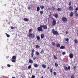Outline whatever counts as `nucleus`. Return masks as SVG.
<instances>
[{"label": "nucleus", "mask_w": 78, "mask_h": 78, "mask_svg": "<svg viewBox=\"0 0 78 78\" xmlns=\"http://www.w3.org/2000/svg\"><path fill=\"white\" fill-rule=\"evenodd\" d=\"M41 78H44V77H43V76H41Z\"/></svg>", "instance_id": "13d9d810"}, {"label": "nucleus", "mask_w": 78, "mask_h": 78, "mask_svg": "<svg viewBox=\"0 0 78 78\" xmlns=\"http://www.w3.org/2000/svg\"><path fill=\"white\" fill-rule=\"evenodd\" d=\"M56 22L55 20H54L52 21V25H56Z\"/></svg>", "instance_id": "9d476101"}, {"label": "nucleus", "mask_w": 78, "mask_h": 78, "mask_svg": "<svg viewBox=\"0 0 78 78\" xmlns=\"http://www.w3.org/2000/svg\"><path fill=\"white\" fill-rule=\"evenodd\" d=\"M44 51V50L43 49L41 51V52H40V53H41V54L42 53H43Z\"/></svg>", "instance_id": "c9c22d12"}, {"label": "nucleus", "mask_w": 78, "mask_h": 78, "mask_svg": "<svg viewBox=\"0 0 78 78\" xmlns=\"http://www.w3.org/2000/svg\"><path fill=\"white\" fill-rule=\"evenodd\" d=\"M35 78V76L32 75V78Z\"/></svg>", "instance_id": "c03bdc74"}, {"label": "nucleus", "mask_w": 78, "mask_h": 78, "mask_svg": "<svg viewBox=\"0 0 78 78\" xmlns=\"http://www.w3.org/2000/svg\"><path fill=\"white\" fill-rule=\"evenodd\" d=\"M76 17H78V13H76Z\"/></svg>", "instance_id": "a19ab883"}, {"label": "nucleus", "mask_w": 78, "mask_h": 78, "mask_svg": "<svg viewBox=\"0 0 78 78\" xmlns=\"http://www.w3.org/2000/svg\"><path fill=\"white\" fill-rule=\"evenodd\" d=\"M23 20H28V19H27L25 18Z\"/></svg>", "instance_id": "864d4df0"}, {"label": "nucleus", "mask_w": 78, "mask_h": 78, "mask_svg": "<svg viewBox=\"0 0 78 78\" xmlns=\"http://www.w3.org/2000/svg\"><path fill=\"white\" fill-rule=\"evenodd\" d=\"M56 46L58 48H59V47H60V44L59 43H57L56 44Z\"/></svg>", "instance_id": "f3484780"}, {"label": "nucleus", "mask_w": 78, "mask_h": 78, "mask_svg": "<svg viewBox=\"0 0 78 78\" xmlns=\"http://www.w3.org/2000/svg\"><path fill=\"white\" fill-rule=\"evenodd\" d=\"M62 54V55H64V54H66V52L64 51V52H63Z\"/></svg>", "instance_id": "a18cd8bd"}, {"label": "nucleus", "mask_w": 78, "mask_h": 78, "mask_svg": "<svg viewBox=\"0 0 78 78\" xmlns=\"http://www.w3.org/2000/svg\"><path fill=\"white\" fill-rule=\"evenodd\" d=\"M52 69H50V72L51 73H52Z\"/></svg>", "instance_id": "09e8293b"}, {"label": "nucleus", "mask_w": 78, "mask_h": 78, "mask_svg": "<svg viewBox=\"0 0 78 78\" xmlns=\"http://www.w3.org/2000/svg\"><path fill=\"white\" fill-rule=\"evenodd\" d=\"M44 37V34H42L41 35V39H43Z\"/></svg>", "instance_id": "4468645a"}, {"label": "nucleus", "mask_w": 78, "mask_h": 78, "mask_svg": "<svg viewBox=\"0 0 78 78\" xmlns=\"http://www.w3.org/2000/svg\"><path fill=\"white\" fill-rule=\"evenodd\" d=\"M70 17H72V16H73V12L70 13Z\"/></svg>", "instance_id": "a211bd4d"}, {"label": "nucleus", "mask_w": 78, "mask_h": 78, "mask_svg": "<svg viewBox=\"0 0 78 78\" xmlns=\"http://www.w3.org/2000/svg\"><path fill=\"white\" fill-rule=\"evenodd\" d=\"M62 20H67V18L65 17H63L62 18Z\"/></svg>", "instance_id": "393cba45"}, {"label": "nucleus", "mask_w": 78, "mask_h": 78, "mask_svg": "<svg viewBox=\"0 0 78 78\" xmlns=\"http://www.w3.org/2000/svg\"><path fill=\"white\" fill-rule=\"evenodd\" d=\"M31 68V65H29L28 67V69H30Z\"/></svg>", "instance_id": "7c9ffc66"}, {"label": "nucleus", "mask_w": 78, "mask_h": 78, "mask_svg": "<svg viewBox=\"0 0 78 78\" xmlns=\"http://www.w3.org/2000/svg\"><path fill=\"white\" fill-rule=\"evenodd\" d=\"M60 49H64L65 48V47L63 46H61L60 47Z\"/></svg>", "instance_id": "ddd939ff"}, {"label": "nucleus", "mask_w": 78, "mask_h": 78, "mask_svg": "<svg viewBox=\"0 0 78 78\" xmlns=\"http://www.w3.org/2000/svg\"><path fill=\"white\" fill-rule=\"evenodd\" d=\"M62 9L61 8H58L57 9V11H61Z\"/></svg>", "instance_id": "b1692460"}, {"label": "nucleus", "mask_w": 78, "mask_h": 78, "mask_svg": "<svg viewBox=\"0 0 78 78\" xmlns=\"http://www.w3.org/2000/svg\"><path fill=\"white\" fill-rule=\"evenodd\" d=\"M52 32L54 34H55V35H56V34H58V31H57V30L55 31L54 29L52 30Z\"/></svg>", "instance_id": "7ed1b4c3"}, {"label": "nucleus", "mask_w": 78, "mask_h": 78, "mask_svg": "<svg viewBox=\"0 0 78 78\" xmlns=\"http://www.w3.org/2000/svg\"><path fill=\"white\" fill-rule=\"evenodd\" d=\"M55 67H58V64L57 63H55Z\"/></svg>", "instance_id": "cd10ccee"}, {"label": "nucleus", "mask_w": 78, "mask_h": 78, "mask_svg": "<svg viewBox=\"0 0 78 78\" xmlns=\"http://www.w3.org/2000/svg\"><path fill=\"white\" fill-rule=\"evenodd\" d=\"M37 11H39L40 10V8H39V7H37Z\"/></svg>", "instance_id": "aec40b11"}, {"label": "nucleus", "mask_w": 78, "mask_h": 78, "mask_svg": "<svg viewBox=\"0 0 78 78\" xmlns=\"http://www.w3.org/2000/svg\"><path fill=\"white\" fill-rule=\"evenodd\" d=\"M75 10L76 11H77V10H78V7H77L75 9Z\"/></svg>", "instance_id": "de8ad7c7"}, {"label": "nucleus", "mask_w": 78, "mask_h": 78, "mask_svg": "<svg viewBox=\"0 0 78 78\" xmlns=\"http://www.w3.org/2000/svg\"><path fill=\"white\" fill-rule=\"evenodd\" d=\"M37 39L38 41H40V37L39 36H37Z\"/></svg>", "instance_id": "6ab92c4d"}, {"label": "nucleus", "mask_w": 78, "mask_h": 78, "mask_svg": "<svg viewBox=\"0 0 78 78\" xmlns=\"http://www.w3.org/2000/svg\"><path fill=\"white\" fill-rule=\"evenodd\" d=\"M28 9H30V7H28Z\"/></svg>", "instance_id": "bf43d9fd"}, {"label": "nucleus", "mask_w": 78, "mask_h": 78, "mask_svg": "<svg viewBox=\"0 0 78 78\" xmlns=\"http://www.w3.org/2000/svg\"><path fill=\"white\" fill-rule=\"evenodd\" d=\"M77 12V11L76 10V11L74 12H75V13H76V12Z\"/></svg>", "instance_id": "5fc2aeb1"}, {"label": "nucleus", "mask_w": 78, "mask_h": 78, "mask_svg": "<svg viewBox=\"0 0 78 78\" xmlns=\"http://www.w3.org/2000/svg\"><path fill=\"white\" fill-rule=\"evenodd\" d=\"M36 48H40V46L39 45H37L36 46Z\"/></svg>", "instance_id": "c85d7f7f"}, {"label": "nucleus", "mask_w": 78, "mask_h": 78, "mask_svg": "<svg viewBox=\"0 0 78 78\" xmlns=\"http://www.w3.org/2000/svg\"><path fill=\"white\" fill-rule=\"evenodd\" d=\"M12 78H16V77H13Z\"/></svg>", "instance_id": "4d7b16f0"}, {"label": "nucleus", "mask_w": 78, "mask_h": 78, "mask_svg": "<svg viewBox=\"0 0 78 78\" xmlns=\"http://www.w3.org/2000/svg\"><path fill=\"white\" fill-rule=\"evenodd\" d=\"M5 34L6 35L7 37H10V35H9L7 34V33H5Z\"/></svg>", "instance_id": "a878e982"}, {"label": "nucleus", "mask_w": 78, "mask_h": 78, "mask_svg": "<svg viewBox=\"0 0 78 78\" xmlns=\"http://www.w3.org/2000/svg\"><path fill=\"white\" fill-rule=\"evenodd\" d=\"M54 16L55 17V18H56V19H57V18L58 17V14H55Z\"/></svg>", "instance_id": "f8f14e48"}, {"label": "nucleus", "mask_w": 78, "mask_h": 78, "mask_svg": "<svg viewBox=\"0 0 78 78\" xmlns=\"http://www.w3.org/2000/svg\"><path fill=\"white\" fill-rule=\"evenodd\" d=\"M14 27H13L12 26L11 27V29H14Z\"/></svg>", "instance_id": "8fccbe9b"}, {"label": "nucleus", "mask_w": 78, "mask_h": 78, "mask_svg": "<svg viewBox=\"0 0 78 78\" xmlns=\"http://www.w3.org/2000/svg\"><path fill=\"white\" fill-rule=\"evenodd\" d=\"M64 70H66V71H67V70H68V68L67 67V66L65 65L64 66Z\"/></svg>", "instance_id": "0eeeda50"}, {"label": "nucleus", "mask_w": 78, "mask_h": 78, "mask_svg": "<svg viewBox=\"0 0 78 78\" xmlns=\"http://www.w3.org/2000/svg\"><path fill=\"white\" fill-rule=\"evenodd\" d=\"M69 33V32L66 31V34H68Z\"/></svg>", "instance_id": "603ef678"}, {"label": "nucleus", "mask_w": 78, "mask_h": 78, "mask_svg": "<svg viewBox=\"0 0 78 78\" xmlns=\"http://www.w3.org/2000/svg\"><path fill=\"white\" fill-rule=\"evenodd\" d=\"M47 69H49L50 67H49L48 66Z\"/></svg>", "instance_id": "6e6d98bb"}, {"label": "nucleus", "mask_w": 78, "mask_h": 78, "mask_svg": "<svg viewBox=\"0 0 78 78\" xmlns=\"http://www.w3.org/2000/svg\"><path fill=\"white\" fill-rule=\"evenodd\" d=\"M40 14H41V15H42V14H43V13H44V11H40Z\"/></svg>", "instance_id": "4be33fe9"}, {"label": "nucleus", "mask_w": 78, "mask_h": 78, "mask_svg": "<svg viewBox=\"0 0 78 78\" xmlns=\"http://www.w3.org/2000/svg\"><path fill=\"white\" fill-rule=\"evenodd\" d=\"M52 45H54V46H55V45H56V44H55V43L52 42Z\"/></svg>", "instance_id": "c756f323"}, {"label": "nucleus", "mask_w": 78, "mask_h": 78, "mask_svg": "<svg viewBox=\"0 0 78 78\" xmlns=\"http://www.w3.org/2000/svg\"><path fill=\"white\" fill-rule=\"evenodd\" d=\"M42 67L43 68V69H45V68H46V66L45 65L43 64L42 65Z\"/></svg>", "instance_id": "9b49d317"}, {"label": "nucleus", "mask_w": 78, "mask_h": 78, "mask_svg": "<svg viewBox=\"0 0 78 78\" xmlns=\"http://www.w3.org/2000/svg\"><path fill=\"white\" fill-rule=\"evenodd\" d=\"M2 69H3V67H2Z\"/></svg>", "instance_id": "e2e57ef3"}, {"label": "nucleus", "mask_w": 78, "mask_h": 78, "mask_svg": "<svg viewBox=\"0 0 78 78\" xmlns=\"http://www.w3.org/2000/svg\"><path fill=\"white\" fill-rule=\"evenodd\" d=\"M29 61L30 63H33V61L32 60H31L30 58L29 59Z\"/></svg>", "instance_id": "dca6fc26"}, {"label": "nucleus", "mask_w": 78, "mask_h": 78, "mask_svg": "<svg viewBox=\"0 0 78 78\" xmlns=\"http://www.w3.org/2000/svg\"><path fill=\"white\" fill-rule=\"evenodd\" d=\"M37 30L38 31H43V30L42 29V25L40 26V27H39L37 28Z\"/></svg>", "instance_id": "20e7f679"}, {"label": "nucleus", "mask_w": 78, "mask_h": 78, "mask_svg": "<svg viewBox=\"0 0 78 78\" xmlns=\"http://www.w3.org/2000/svg\"><path fill=\"white\" fill-rule=\"evenodd\" d=\"M69 56L70 58H73V54L72 53L69 54Z\"/></svg>", "instance_id": "423d86ee"}, {"label": "nucleus", "mask_w": 78, "mask_h": 78, "mask_svg": "<svg viewBox=\"0 0 78 78\" xmlns=\"http://www.w3.org/2000/svg\"><path fill=\"white\" fill-rule=\"evenodd\" d=\"M41 1H43L44 0H41Z\"/></svg>", "instance_id": "680f3d73"}, {"label": "nucleus", "mask_w": 78, "mask_h": 78, "mask_svg": "<svg viewBox=\"0 0 78 78\" xmlns=\"http://www.w3.org/2000/svg\"><path fill=\"white\" fill-rule=\"evenodd\" d=\"M70 66H69L68 67V70H70Z\"/></svg>", "instance_id": "e433bc0d"}, {"label": "nucleus", "mask_w": 78, "mask_h": 78, "mask_svg": "<svg viewBox=\"0 0 78 78\" xmlns=\"http://www.w3.org/2000/svg\"><path fill=\"white\" fill-rule=\"evenodd\" d=\"M74 42L75 44H77L78 43V41L77 40H74Z\"/></svg>", "instance_id": "5701e85b"}, {"label": "nucleus", "mask_w": 78, "mask_h": 78, "mask_svg": "<svg viewBox=\"0 0 78 78\" xmlns=\"http://www.w3.org/2000/svg\"><path fill=\"white\" fill-rule=\"evenodd\" d=\"M76 66H73V69L75 70V69H76Z\"/></svg>", "instance_id": "2f4dec72"}, {"label": "nucleus", "mask_w": 78, "mask_h": 78, "mask_svg": "<svg viewBox=\"0 0 78 78\" xmlns=\"http://www.w3.org/2000/svg\"><path fill=\"white\" fill-rule=\"evenodd\" d=\"M25 21H26V22H28L29 20H24Z\"/></svg>", "instance_id": "3c124183"}, {"label": "nucleus", "mask_w": 78, "mask_h": 78, "mask_svg": "<svg viewBox=\"0 0 78 78\" xmlns=\"http://www.w3.org/2000/svg\"><path fill=\"white\" fill-rule=\"evenodd\" d=\"M34 49H33L32 50V52L31 53V58H33V56H34Z\"/></svg>", "instance_id": "39448f33"}, {"label": "nucleus", "mask_w": 78, "mask_h": 78, "mask_svg": "<svg viewBox=\"0 0 78 78\" xmlns=\"http://www.w3.org/2000/svg\"><path fill=\"white\" fill-rule=\"evenodd\" d=\"M66 41H67V42H68V41H69V39L68 38L66 39Z\"/></svg>", "instance_id": "58836bf2"}, {"label": "nucleus", "mask_w": 78, "mask_h": 78, "mask_svg": "<svg viewBox=\"0 0 78 78\" xmlns=\"http://www.w3.org/2000/svg\"><path fill=\"white\" fill-rule=\"evenodd\" d=\"M41 27H43L44 29H45V30H47V27L46 25H42Z\"/></svg>", "instance_id": "6e6552de"}, {"label": "nucleus", "mask_w": 78, "mask_h": 78, "mask_svg": "<svg viewBox=\"0 0 78 78\" xmlns=\"http://www.w3.org/2000/svg\"><path fill=\"white\" fill-rule=\"evenodd\" d=\"M27 36H28V37H29L34 38V37H35V35L34 33H29L28 34Z\"/></svg>", "instance_id": "f257e3e1"}, {"label": "nucleus", "mask_w": 78, "mask_h": 78, "mask_svg": "<svg viewBox=\"0 0 78 78\" xmlns=\"http://www.w3.org/2000/svg\"><path fill=\"white\" fill-rule=\"evenodd\" d=\"M16 59H17V57L16 55H14L12 57V62H16Z\"/></svg>", "instance_id": "f03ea898"}, {"label": "nucleus", "mask_w": 78, "mask_h": 78, "mask_svg": "<svg viewBox=\"0 0 78 78\" xmlns=\"http://www.w3.org/2000/svg\"><path fill=\"white\" fill-rule=\"evenodd\" d=\"M73 7H72L71 6L69 7V10H70V11H73Z\"/></svg>", "instance_id": "1a4fd4ad"}, {"label": "nucleus", "mask_w": 78, "mask_h": 78, "mask_svg": "<svg viewBox=\"0 0 78 78\" xmlns=\"http://www.w3.org/2000/svg\"><path fill=\"white\" fill-rule=\"evenodd\" d=\"M36 59V57H34L33 58V60H35V59Z\"/></svg>", "instance_id": "f704fd0d"}, {"label": "nucleus", "mask_w": 78, "mask_h": 78, "mask_svg": "<svg viewBox=\"0 0 78 78\" xmlns=\"http://www.w3.org/2000/svg\"><path fill=\"white\" fill-rule=\"evenodd\" d=\"M32 31V29H30L29 30V33L28 34H29V33H31V32Z\"/></svg>", "instance_id": "473e14b6"}, {"label": "nucleus", "mask_w": 78, "mask_h": 78, "mask_svg": "<svg viewBox=\"0 0 78 78\" xmlns=\"http://www.w3.org/2000/svg\"><path fill=\"white\" fill-rule=\"evenodd\" d=\"M34 67H38V65H37V64H35L34 65Z\"/></svg>", "instance_id": "412c9836"}, {"label": "nucleus", "mask_w": 78, "mask_h": 78, "mask_svg": "<svg viewBox=\"0 0 78 78\" xmlns=\"http://www.w3.org/2000/svg\"><path fill=\"white\" fill-rule=\"evenodd\" d=\"M7 66L9 67H11V65H9V64H8L7 65Z\"/></svg>", "instance_id": "79ce46f5"}, {"label": "nucleus", "mask_w": 78, "mask_h": 78, "mask_svg": "<svg viewBox=\"0 0 78 78\" xmlns=\"http://www.w3.org/2000/svg\"><path fill=\"white\" fill-rule=\"evenodd\" d=\"M36 54L37 55H39V53L38 52H36Z\"/></svg>", "instance_id": "4c0bfd02"}, {"label": "nucleus", "mask_w": 78, "mask_h": 78, "mask_svg": "<svg viewBox=\"0 0 78 78\" xmlns=\"http://www.w3.org/2000/svg\"><path fill=\"white\" fill-rule=\"evenodd\" d=\"M54 75H56V73L55 72L54 73Z\"/></svg>", "instance_id": "37998d69"}, {"label": "nucleus", "mask_w": 78, "mask_h": 78, "mask_svg": "<svg viewBox=\"0 0 78 78\" xmlns=\"http://www.w3.org/2000/svg\"><path fill=\"white\" fill-rule=\"evenodd\" d=\"M71 78H74V76H73L72 75L71 76Z\"/></svg>", "instance_id": "49530a36"}, {"label": "nucleus", "mask_w": 78, "mask_h": 78, "mask_svg": "<svg viewBox=\"0 0 78 78\" xmlns=\"http://www.w3.org/2000/svg\"><path fill=\"white\" fill-rule=\"evenodd\" d=\"M54 10H55V8H54Z\"/></svg>", "instance_id": "052dcab7"}, {"label": "nucleus", "mask_w": 78, "mask_h": 78, "mask_svg": "<svg viewBox=\"0 0 78 78\" xmlns=\"http://www.w3.org/2000/svg\"><path fill=\"white\" fill-rule=\"evenodd\" d=\"M54 59H58V58L56 57V56L55 55H54Z\"/></svg>", "instance_id": "72a5a7b5"}, {"label": "nucleus", "mask_w": 78, "mask_h": 78, "mask_svg": "<svg viewBox=\"0 0 78 78\" xmlns=\"http://www.w3.org/2000/svg\"><path fill=\"white\" fill-rule=\"evenodd\" d=\"M71 5H72V2L70 1L69 3V6H70Z\"/></svg>", "instance_id": "bb28decb"}, {"label": "nucleus", "mask_w": 78, "mask_h": 78, "mask_svg": "<svg viewBox=\"0 0 78 78\" xmlns=\"http://www.w3.org/2000/svg\"><path fill=\"white\" fill-rule=\"evenodd\" d=\"M40 7L41 9H43L44 8V6L43 5H40Z\"/></svg>", "instance_id": "2eb2a0df"}, {"label": "nucleus", "mask_w": 78, "mask_h": 78, "mask_svg": "<svg viewBox=\"0 0 78 78\" xmlns=\"http://www.w3.org/2000/svg\"><path fill=\"white\" fill-rule=\"evenodd\" d=\"M63 22L65 23V22H67V20H62Z\"/></svg>", "instance_id": "ea45409f"}]
</instances>
